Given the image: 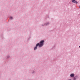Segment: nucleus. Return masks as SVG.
Returning a JSON list of instances; mask_svg holds the SVG:
<instances>
[{"label":"nucleus","instance_id":"nucleus-2","mask_svg":"<svg viewBox=\"0 0 80 80\" xmlns=\"http://www.w3.org/2000/svg\"><path fill=\"white\" fill-rule=\"evenodd\" d=\"M72 3H76V4L78 3V2L77 1H75V0H72Z\"/></svg>","mask_w":80,"mask_h":80},{"label":"nucleus","instance_id":"nucleus-4","mask_svg":"<svg viewBox=\"0 0 80 80\" xmlns=\"http://www.w3.org/2000/svg\"><path fill=\"white\" fill-rule=\"evenodd\" d=\"M10 19H11V20H12L13 19V17H11Z\"/></svg>","mask_w":80,"mask_h":80},{"label":"nucleus","instance_id":"nucleus-6","mask_svg":"<svg viewBox=\"0 0 80 80\" xmlns=\"http://www.w3.org/2000/svg\"><path fill=\"white\" fill-rule=\"evenodd\" d=\"M79 48H80V46H79Z\"/></svg>","mask_w":80,"mask_h":80},{"label":"nucleus","instance_id":"nucleus-5","mask_svg":"<svg viewBox=\"0 0 80 80\" xmlns=\"http://www.w3.org/2000/svg\"><path fill=\"white\" fill-rule=\"evenodd\" d=\"M74 79L75 80H76V78H74Z\"/></svg>","mask_w":80,"mask_h":80},{"label":"nucleus","instance_id":"nucleus-3","mask_svg":"<svg viewBox=\"0 0 80 80\" xmlns=\"http://www.w3.org/2000/svg\"><path fill=\"white\" fill-rule=\"evenodd\" d=\"M74 76H75V75L73 74H71L70 75V77H73Z\"/></svg>","mask_w":80,"mask_h":80},{"label":"nucleus","instance_id":"nucleus-1","mask_svg":"<svg viewBox=\"0 0 80 80\" xmlns=\"http://www.w3.org/2000/svg\"><path fill=\"white\" fill-rule=\"evenodd\" d=\"M44 40H42L40 42V44L39 43H37L36 45V47L34 48V50L37 49V47L38 46H39V47H42L43 45V43H44Z\"/></svg>","mask_w":80,"mask_h":80}]
</instances>
